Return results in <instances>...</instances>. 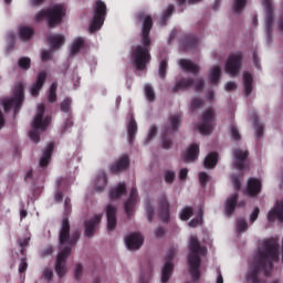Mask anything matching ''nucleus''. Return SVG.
Wrapping results in <instances>:
<instances>
[{
    "label": "nucleus",
    "mask_w": 283,
    "mask_h": 283,
    "mask_svg": "<svg viewBox=\"0 0 283 283\" xmlns=\"http://www.w3.org/2000/svg\"><path fill=\"white\" fill-rule=\"evenodd\" d=\"M274 262H280V244L276 239L271 238L261 243L254 259L248 262V283H262L261 274L270 276Z\"/></svg>",
    "instance_id": "obj_1"
},
{
    "label": "nucleus",
    "mask_w": 283,
    "mask_h": 283,
    "mask_svg": "<svg viewBox=\"0 0 283 283\" xmlns=\"http://www.w3.org/2000/svg\"><path fill=\"white\" fill-rule=\"evenodd\" d=\"M71 227L67 218L63 219L62 227L59 234V242L61 245H66L57 255L55 271L60 277L66 273V259L71 254L72 247L75 245L81 237L80 231L70 234Z\"/></svg>",
    "instance_id": "obj_2"
},
{
    "label": "nucleus",
    "mask_w": 283,
    "mask_h": 283,
    "mask_svg": "<svg viewBox=\"0 0 283 283\" xmlns=\"http://www.w3.org/2000/svg\"><path fill=\"white\" fill-rule=\"evenodd\" d=\"M190 254H188V266L190 268V276L192 281H198L200 279V255L207 254V249L200 245L197 237H190V244L188 247Z\"/></svg>",
    "instance_id": "obj_3"
},
{
    "label": "nucleus",
    "mask_w": 283,
    "mask_h": 283,
    "mask_svg": "<svg viewBox=\"0 0 283 283\" xmlns=\"http://www.w3.org/2000/svg\"><path fill=\"white\" fill-rule=\"evenodd\" d=\"M64 14H65L64 7H62L61 4H55L50 9L39 11L35 15V21L40 22L43 19L48 18L49 27L54 28L55 25L62 22Z\"/></svg>",
    "instance_id": "obj_4"
},
{
    "label": "nucleus",
    "mask_w": 283,
    "mask_h": 283,
    "mask_svg": "<svg viewBox=\"0 0 283 283\" xmlns=\"http://www.w3.org/2000/svg\"><path fill=\"white\" fill-rule=\"evenodd\" d=\"M44 113H45V106L43 104H40L38 106V114L32 123L33 129L29 133L31 140L36 144L40 142L39 129L44 132L51 123V117H45L43 119Z\"/></svg>",
    "instance_id": "obj_5"
},
{
    "label": "nucleus",
    "mask_w": 283,
    "mask_h": 283,
    "mask_svg": "<svg viewBox=\"0 0 283 283\" xmlns=\"http://www.w3.org/2000/svg\"><path fill=\"white\" fill-rule=\"evenodd\" d=\"M132 60L138 71L146 70L147 64L151 61L150 49L142 46V44L133 46Z\"/></svg>",
    "instance_id": "obj_6"
},
{
    "label": "nucleus",
    "mask_w": 283,
    "mask_h": 283,
    "mask_svg": "<svg viewBox=\"0 0 283 283\" xmlns=\"http://www.w3.org/2000/svg\"><path fill=\"white\" fill-rule=\"evenodd\" d=\"M107 15V7L103 0H97L94 4V18L90 24V30L92 33L98 31L105 21Z\"/></svg>",
    "instance_id": "obj_7"
},
{
    "label": "nucleus",
    "mask_w": 283,
    "mask_h": 283,
    "mask_svg": "<svg viewBox=\"0 0 283 283\" xmlns=\"http://www.w3.org/2000/svg\"><path fill=\"white\" fill-rule=\"evenodd\" d=\"M14 98H4L1 101L4 112H9L14 106V113L17 114L24 101V87L22 84L18 85L13 92Z\"/></svg>",
    "instance_id": "obj_8"
},
{
    "label": "nucleus",
    "mask_w": 283,
    "mask_h": 283,
    "mask_svg": "<svg viewBox=\"0 0 283 283\" xmlns=\"http://www.w3.org/2000/svg\"><path fill=\"white\" fill-rule=\"evenodd\" d=\"M181 125V116L172 115L169 117V124L166 125L163 129V148L170 149L172 146L171 139L167 138V135L177 133Z\"/></svg>",
    "instance_id": "obj_9"
},
{
    "label": "nucleus",
    "mask_w": 283,
    "mask_h": 283,
    "mask_svg": "<svg viewBox=\"0 0 283 283\" xmlns=\"http://www.w3.org/2000/svg\"><path fill=\"white\" fill-rule=\"evenodd\" d=\"M189 87H195V91L200 92L205 87V81L202 78H199V80L181 78L171 88V92L174 94H177L179 91L188 90Z\"/></svg>",
    "instance_id": "obj_10"
},
{
    "label": "nucleus",
    "mask_w": 283,
    "mask_h": 283,
    "mask_svg": "<svg viewBox=\"0 0 283 283\" xmlns=\"http://www.w3.org/2000/svg\"><path fill=\"white\" fill-rule=\"evenodd\" d=\"M216 120V112L210 108L203 113V116H201V123L197 128L199 129V133L203 136H208L213 130V123Z\"/></svg>",
    "instance_id": "obj_11"
},
{
    "label": "nucleus",
    "mask_w": 283,
    "mask_h": 283,
    "mask_svg": "<svg viewBox=\"0 0 283 283\" xmlns=\"http://www.w3.org/2000/svg\"><path fill=\"white\" fill-rule=\"evenodd\" d=\"M243 61V53L239 51L238 53H233L228 57V62H226V73L231 76H237L240 73Z\"/></svg>",
    "instance_id": "obj_12"
},
{
    "label": "nucleus",
    "mask_w": 283,
    "mask_h": 283,
    "mask_svg": "<svg viewBox=\"0 0 283 283\" xmlns=\"http://www.w3.org/2000/svg\"><path fill=\"white\" fill-rule=\"evenodd\" d=\"M262 4L265 11V32L268 40L272 39L273 22H274V7L272 0H262Z\"/></svg>",
    "instance_id": "obj_13"
},
{
    "label": "nucleus",
    "mask_w": 283,
    "mask_h": 283,
    "mask_svg": "<svg viewBox=\"0 0 283 283\" xmlns=\"http://www.w3.org/2000/svg\"><path fill=\"white\" fill-rule=\"evenodd\" d=\"M176 253H177V248L176 247L170 248V250L166 256V264L163 269V276H161L163 283H168V281L171 276V273L174 271L172 260H174Z\"/></svg>",
    "instance_id": "obj_14"
},
{
    "label": "nucleus",
    "mask_w": 283,
    "mask_h": 283,
    "mask_svg": "<svg viewBox=\"0 0 283 283\" xmlns=\"http://www.w3.org/2000/svg\"><path fill=\"white\" fill-rule=\"evenodd\" d=\"M158 216L165 223L170 221V205L166 195H161L158 200Z\"/></svg>",
    "instance_id": "obj_15"
},
{
    "label": "nucleus",
    "mask_w": 283,
    "mask_h": 283,
    "mask_svg": "<svg viewBox=\"0 0 283 283\" xmlns=\"http://www.w3.org/2000/svg\"><path fill=\"white\" fill-rule=\"evenodd\" d=\"M154 22H153V18L151 15H146L143 22V33H142V38H143V48H148L151 44V40L149 38L150 35V31L153 29Z\"/></svg>",
    "instance_id": "obj_16"
},
{
    "label": "nucleus",
    "mask_w": 283,
    "mask_h": 283,
    "mask_svg": "<svg viewBox=\"0 0 283 283\" xmlns=\"http://www.w3.org/2000/svg\"><path fill=\"white\" fill-rule=\"evenodd\" d=\"M233 155H234V160L232 161V166L234 167V169L239 171H243L245 169L244 164L249 157V151L234 149Z\"/></svg>",
    "instance_id": "obj_17"
},
{
    "label": "nucleus",
    "mask_w": 283,
    "mask_h": 283,
    "mask_svg": "<svg viewBox=\"0 0 283 283\" xmlns=\"http://www.w3.org/2000/svg\"><path fill=\"white\" fill-rule=\"evenodd\" d=\"M199 40L193 33H186L181 40V48L184 51L197 50Z\"/></svg>",
    "instance_id": "obj_18"
},
{
    "label": "nucleus",
    "mask_w": 283,
    "mask_h": 283,
    "mask_svg": "<svg viewBox=\"0 0 283 283\" xmlns=\"http://www.w3.org/2000/svg\"><path fill=\"white\" fill-rule=\"evenodd\" d=\"M102 214H96L85 222V235L87 238H92L95 234L96 229L102 221Z\"/></svg>",
    "instance_id": "obj_19"
},
{
    "label": "nucleus",
    "mask_w": 283,
    "mask_h": 283,
    "mask_svg": "<svg viewBox=\"0 0 283 283\" xmlns=\"http://www.w3.org/2000/svg\"><path fill=\"white\" fill-rule=\"evenodd\" d=\"M262 191V182L260 179L250 178L248 179V188L245 192H248V197H256Z\"/></svg>",
    "instance_id": "obj_20"
},
{
    "label": "nucleus",
    "mask_w": 283,
    "mask_h": 283,
    "mask_svg": "<svg viewBox=\"0 0 283 283\" xmlns=\"http://www.w3.org/2000/svg\"><path fill=\"white\" fill-rule=\"evenodd\" d=\"M125 241L129 250H138L144 243V238L140 233L135 232L126 237Z\"/></svg>",
    "instance_id": "obj_21"
},
{
    "label": "nucleus",
    "mask_w": 283,
    "mask_h": 283,
    "mask_svg": "<svg viewBox=\"0 0 283 283\" xmlns=\"http://www.w3.org/2000/svg\"><path fill=\"white\" fill-rule=\"evenodd\" d=\"M129 167V158L128 156H123L116 163L109 166V170L112 174H119L125 171Z\"/></svg>",
    "instance_id": "obj_22"
},
{
    "label": "nucleus",
    "mask_w": 283,
    "mask_h": 283,
    "mask_svg": "<svg viewBox=\"0 0 283 283\" xmlns=\"http://www.w3.org/2000/svg\"><path fill=\"white\" fill-rule=\"evenodd\" d=\"M116 214H117V209L112 205H108L106 208V216H107V229L109 231L115 230L117 226Z\"/></svg>",
    "instance_id": "obj_23"
},
{
    "label": "nucleus",
    "mask_w": 283,
    "mask_h": 283,
    "mask_svg": "<svg viewBox=\"0 0 283 283\" xmlns=\"http://www.w3.org/2000/svg\"><path fill=\"white\" fill-rule=\"evenodd\" d=\"M275 219L283 222V201L276 202L274 208L268 212L269 222H273Z\"/></svg>",
    "instance_id": "obj_24"
},
{
    "label": "nucleus",
    "mask_w": 283,
    "mask_h": 283,
    "mask_svg": "<svg viewBox=\"0 0 283 283\" xmlns=\"http://www.w3.org/2000/svg\"><path fill=\"white\" fill-rule=\"evenodd\" d=\"M199 153H200L199 145L192 144L190 145V147H188V150L184 153L182 159L186 163H193L198 159Z\"/></svg>",
    "instance_id": "obj_25"
},
{
    "label": "nucleus",
    "mask_w": 283,
    "mask_h": 283,
    "mask_svg": "<svg viewBox=\"0 0 283 283\" xmlns=\"http://www.w3.org/2000/svg\"><path fill=\"white\" fill-rule=\"evenodd\" d=\"M137 198H138L137 189L133 188L132 192H130V196H129V199L125 203V211H126L128 218H130L133 216L134 208H135L136 202H137Z\"/></svg>",
    "instance_id": "obj_26"
},
{
    "label": "nucleus",
    "mask_w": 283,
    "mask_h": 283,
    "mask_svg": "<svg viewBox=\"0 0 283 283\" xmlns=\"http://www.w3.org/2000/svg\"><path fill=\"white\" fill-rule=\"evenodd\" d=\"M46 73L45 72H41L39 73L38 77H36V82L32 85L31 87V95L33 97H36L39 96L40 94V91L42 90L44 83H45V80H46Z\"/></svg>",
    "instance_id": "obj_27"
},
{
    "label": "nucleus",
    "mask_w": 283,
    "mask_h": 283,
    "mask_svg": "<svg viewBox=\"0 0 283 283\" xmlns=\"http://www.w3.org/2000/svg\"><path fill=\"white\" fill-rule=\"evenodd\" d=\"M179 65L184 71L190 72L192 74H198L200 71V67L198 66V64H195L191 62V60H187L185 57L179 60Z\"/></svg>",
    "instance_id": "obj_28"
},
{
    "label": "nucleus",
    "mask_w": 283,
    "mask_h": 283,
    "mask_svg": "<svg viewBox=\"0 0 283 283\" xmlns=\"http://www.w3.org/2000/svg\"><path fill=\"white\" fill-rule=\"evenodd\" d=\"M239 195L234 193L226 200V216L231 217L238 206Z\"/></svg>",
    "instance_id": "obj_29"
},
{
    "label": "nucleus",
    "mask_w": 283,
    "mask_h": 283,
    "mask_svg": "<svg viewBox=\"0 0 283 283\" xmlns=\"http://www.w3.org/2000/svg\"><path fill=\"white\" fill-rule=\"evenodd\" d=\"M46 40L52 50H59L65 43V38L62 34L49 35Z\"/></svg>",
    "instance_id": "obj_30"
},
{
    "label": "nucleus",
    "mask_w": 283,
    "mask_h": 283,
    "mask_svg": "<svg viewBox=\"0 0 283 283\" xmlns=\"http://www.w3.org/2000/svg\"><path fill=\"white\" fill-rule=\"evenodd\" d=\"M53 150H54V144L50 143L48 145L46 149L44 150L43 156H42V158L40 160V166L42 168L48 167V165L50 164Z\"/></svg>",
    "instance_id": "obj_31"
},
{
    "label": "nucleus",
    "mask_w": 283,
    "mask_h": 283,
    "mask_svg": "<svg viewBox=\"0 0 283 283\" xmlns=\"http://www.w3.org/2000/svg\"><path fill=\"white\" fill-rule=\"evenodd\" d=\"M218 158L219 155L216 151H212L206 156V159L203 160V167L206 169H213L218 165Z\"/></svg>",
    "instance_id": "obj_32"
},
{
    "label": "nucleus",
    "mask_w": 283,
    "mask_h": 283,
    "mask_svg": "<svg viewBox=\"0 0 283 283\" xmlns=\"http://www.w3.org/2000/svg\"><path fill=\"white\" fill-rule=\"evenodd\" d=\"M243 88L245 96H250L253 92V76L250 73H243Z\"/></svg>",
    "instance_id": "obj_33"
},
{
    "label": "nucleus",
    "mask_w": 283,
    "mask_h": 283,
    "mask_svg": "<svg viewBox=\"0 0 283 283\" xmlns=\"http://www.w3.org/2000/svg\"><path fill=\"white\" fill-rule=\"evenodd\" d=\"M127 130L129 144L133 145L138 130V126L134 117L130 118Z\"/></svg>",
    "instance_id": "obj_34"
},
{
    "label": "nucleus",
    "mask_w": 283,
    "mask_h": 283,
    "mask_svg": "<svg viewBox=\"0 0 283 283\" xmlns=\"http://www.w3.org/2000/svg\"><path fill=\"white\" fill-rule=\"evenodd\" d=\"M106 185H107V176L105 171H101L95 181V187L97 191L102 192L105 189Z\"/></svg>",
    "instance_id": "obj_35"
},
{
    "label": "nucleus",
    "mask_w": 283,
    "mask_h": 283,
    "mask_svg": "<svg viewBox=\"0 0 283 283\" xmlns=\"http://www.w3.org/2000/svg\"><path fill=\"white\" fill-rule=\"evenodd\" d=\"M126 193L125 182L119 184L116 188L112 189L109 192L111 199H118Z\"/></svg>",
    "instance_id": "obj_36"
},
{
    "label": "nucleus",
    "mask_w": 283,
    "mask_h": 283,
    "mask_svg": "<svg viewBox=\"0 0 283 283\" xmlns=\"http://www.w3.org/2000/svg\"><path fill=\"white\" fill-rule=\"evenodd\" d=\"M84 44H85V42H84L83 38H75L74 42L71 46V55L72 56L76 55L81 51V49L84 48Z\"/></svg>",
    "instance_id": "obj_37"
},
{
    "label": "nucleus",
    "mask_w": 283,
    "mask_h": 283,
    "mask_svg": "<svg viewBox=\"0 0 283 283\" xmlns=\"http://www.w3.org/2000/svg\"><path fill=\"white\" fill-rule=\"evenodd\" d=\"M221 77L220 66H212V72H210V84L218 85Z\"/></svg>",
    "instance_id": "obj_38"
},
{
    "label": "nucleus",
    "mask_w": 283,
    "mask_h": 283,
    "mask_svg": "<svg viewBox=\"0 0 283 283\" xmlns=\"http://www.w3.org/2000/svg\"><path fill=\"white\" fill-rule=\"evenodd\" d=\"M252 120L254 122V129H256V138L261 139L263 137L264 127L259 122V118H258L256 114L252 115Z\"/></svg>",
    "instance_id": "obj_39"
},
{
    "label": "nucleus",
    "mask_w": 283,
    "mask_h": 283,
    "mask_svg": "<svg viewBox=\"0 0 283 283\" xmlns=\"http://www.w3.org/2000/svg\"><path fill=\"white\" fill-rule=\"evenodd\" d=\"M34 34L33 29H30V27H22L20 29V38L23 41H29Z\"/></svg>",
    "instance_id": "obj_40"
},
{
    "label": "nucleus",
    "mask_w": 283,
    "mask_h": 283,
    "mask_svg": "<svg viewBox=\"0 0 283 283\" xmlns=\"http://www.w3.org/2000/svg\"><path fill=\"white\" fill-rule=\"evenodd\" d=\"M56 90H57V83L54 82V83H52L50 91H49V95H48V101L51 104H53L57 101Z\"/></svg>",
    "instance_id": "obj_41"
},
{
    "label": "nucleus",
    "mask_w": 283,
    "mask_h": 283,
    "mask_svg": "<svg viewBox=\"0 0 283 283\" xmlns=\"http://www.w3.org/2000/svg\"><path fill=\"white\" fill-rule=\"evenodd\" d=\"M247 1L248 0H234V4H232V11H234L237 14H241L247 6Z\"/></svg>",
    "instance_id": "obj_42"
},
{
    "label": "nucleus",
    "mask_w": 283,
    "mask_h": 283,
    "mask_svg": "<svg viewBox=\"0 0 283 283\" xmlns=\"http://www.w3.org/2000/svg\"><path fill=\"white\" fill-rule=\"evenodd\" d=\"M61 111L65 114L71 115L72 114V98L66 97L62 103H61Z\"/></svg>",
    "instance_id": "obj_43"
},
{
    "label": "nucleus",
    "mask_w": 283,
    "mask_h": 283,
    "mask_svg": "<svg viewBox=\"0 0 283 283\" xmlns=\"http://www.w3.org/2000/svg\"><path fill=\"white\" fill-rule=\"evenodd\" d=\"M174 11H175L174 4H169L168 9L166 11H164V15L160 21L161 25H164V27L167 25V21L171 17Z\"/></svg>",
    "instance_id": "obj_44"
},
{
    "label": "nucleus",
    "mask_w": 283,
    "mask_h": 283,
    "mask_svg": "<svg viewBox=\"0 0 283 283\" xmlns=\"http://www.w3.org/2000/svg\"><path fill=\"white\" fill-rule=\"evenodd\" d=\"M193 216V209L191 207H186L180 213V219L182 221H188Z\"/></svg>",
    "instance_id": "obj_45"
},
{
    "label": "nucleus",
    "mask_w": 283,
    "mask_h": 283,
    "mask_svg": "<svg viewBox=\"0 0 283 283\" xmlns=\"http://www.w3.org/2000/svg\"><path fill=\"white\" fill-rule=\"evenodd\" d=\"M167 69H168V62L167 60H161L159 64V76L161 80L166 78L167 75Z\"/></svg>",
    "instance_id": "obj_46"
},
{
    "label": "nucleus",
    "mask_w": 283,
    "mask_h": 283,
    "mask_svg": "<svg viewBox=\"0 0 283 283\" xmlns=\"http://www.w3.org/2000/svg\"><path fill=\"white\" fill-rule=\"evenodd\" d=\"M145 94H146V97L149 102L155 101L156 95H155L154 88L150 85L145 86Z\"/></svg>",
    "instance_id": "obj_47"
},
{
    "label": "nucleus",
    "mask_w": 283,
    "mask_h": 283,
    "mask_svg": "<svg viewBox=\"0 0 283 283\" xmlns=\"http://www.w3.org/2000/svg\"><path fill=\"white\" fill-rule=\"evenodd\" d=\"M18 64L22 70H29L31 66V60L30 57H20Z\"/></svg>",
    "instance_id": "obj_48"
},
{
    "label": "nucleus",
    "mask_w": 283,
    "mask_h": 283,
    "mask_svg": "<svg viewBox=\"0 0 283 283\" xmlns=\"http://www.w3.org/2000/svg\"><path fill=\"white\" fill-rule=\"evenodd\" d=\"M146 211H147L148 221L151 223L155 216V208L151 206L149 201L146 203Z\"/></svg>",
    "instance_id": "obj_49"
},
{
    "label": "nucleus",
    "mask_w": 283,
    "mask_h": 283,
    "mask_svg": "<svg viewBox=\"0 0 283 283\" xmlns=\"http://www.w3.org/2000/svg\"><path fill=\"white\" fill-rule=\"evenodd\" d=\"M205 102L200 98H195L192 102H190V109L196 111L200 107H202Z\"/></svg>",
    "instance_id": "obj_50"
},
{
    "label": "nucleus",
    "mask_w": 283,
    "mask_h": 283,
    "mask_svg": "<svg viewBox=\"0 0 283 283\" xmlns=\"http://www.w3.org/2000/svg\"><path fill=\"white\" fill-rule=\"evenodd\" d=\"M209 175L207 172H200L199 174V184H201V187H206L207 184L209 182Z\"/></svg>",
    "instance_id": "obj_51"
},
{
    "label": "nucleus",
    "mask_w": 283,
    "mask_h": 283,
    "mask_svg": "<svg viewBox=\"0 0 283 283\" xmlns=\"http://www.w3.org/2000/svg\"><path fill=\"white\" fill-rule=\"evenodd\" d=\"M249 228V224L247 221L244 220H239V222H237V230L239 232H245Z\"/></svg>",
    "instance_id": "obj_52"
},
{
    "label": "nucleus",
    "mask_w": 283,
    "mask_h": 283,
    "mask_svg": "<svg viewBox=\"0 0 283 283\" xmlns=\"http://www.w3.org/2000/svg\"><path fill=\"white\" fill-rule=\"evenodd\" d=\"M230 179H232V185L234 186V189L240 190L242 184H241L239 176L232 175V176H230Z\"/></svg>",
    "instance_id": "obj_53"
},
{
    "label": "nucleus",
    "mask_w": 283,
    "mask_h": 283,
    "mask_svg": "<svg viewBox=\"0 0 283 283\" xmlns=\"http://www.w3.org/2000/svg\"><path fill=\"white\" fill-rule=\"evenodd\" d=\"M42 276H43L44 280H46L49 282L52 281V279H53V271H52V269H49V268L44 269Z\"/></svg>",
    "instance_id": "obj_54"
},
{
    "label": "nucleus",
    "mask_w": 283,
    "mask_h": 283,
    "mask_svg": "<svg viewBox=\"0 0 283 283\" xmlns=\"http://www.w3.org/2000/svg\"><path fill=\"white\" fill-rule=\"evenodd\" d=\"M175 177H176V174L172 172V171H167L165 174V180H166L167 184H172L174 180H175Z\"/></svg>",
    "instance_id": "obj_55"
},
{
    "label": "nucleus",
    "mask_w": 283,
    "mask_h": 283,
    "mask_svg": "<svg viewBox=\"0 0 283 283\" xmlns=\"http://www.w3.org/2000/svg\"><path fill=\"white\" fill-rule=\"evenodd\" d=\"M157 133L158 128L156 126H151L148 134L147 144H149V142L157 135Z\"/></svg>",
    "instance_id": "obj_56"
},
{
    "label": "nucleus",
    "mask_w": 283,
    "mask_h": 283,
    "mask_svg": "<svg viewBox=\"0 0 283 283\" xmlns=\"http://www.w3.org/2000/svg\"><path fill=\"white\" fill-rule=\"evenodd\" d=\"M259 214H260V208L256 207L254 208V211L252 212V214H250V222H255L259 218Z\"/></svg>",
    "instance_id": "obj_57"
},
{
    "label": "nucleus",
    "mask_w": 283,
    "mask_h": 283,
    "mask_svg": "<svg viewBox=\"0 0 283 283\" xmlns=\"http://www.w3.org/2000/svg\"><path fill=\"white\" fill-rule=\"evenodd\" d=\"M72 127H73V120H72V118H67L64 124V127L62 129V135H64L67 132V129L72 128Z\"/></svg>",
    "instance_id": "obj_58"
},
{
    "label": "nucleus",
    "mask_w": 283,
    "mask_h": 283,
    "mask_svg": "<svg viewBox=\"0 0 283 283\" xmlns=\"http://www.w3.org/2000/svg\"><path fill=\"white\" fill-rule=\"evenodd\" d=\"M230 132H231L232 138H233L234 140H240V139H241V135H240V133H239V130H238L237 127L232 126V128L230 129Z\"/></svg>",
    "instance_id": "obj_59"
},
{
    "label": "nucleus",
    "mask_w": 283,
    "mask_h": 283,
    "mask_svg": "<svg viewBox=\"0 0 283 283\" xmlns=\"http://www.w3.org/2000/svg\"><path fill=\"white\" fill-rule=\"evenodd\" d=\"M27 269H28V262H27V259L23 258L21 260V263H20V266H19V272L24 273L27 271Z\"/></svg>",
    "instance_id": "obj_60"
},
{
    "label": "nucleus",
    "mask_w": 283,
    "mask_h": 283,
    "mask_svg": "<svg viewBox=\"0 0 283 283\" xmlns=\"http://www.w3.org/2000/svg\"><path fill=\"white\" fill-rule=\"evenodd\" d=\"M237 88L238 86L234 82H228V84H226L227 92H232V91H235Z\"/></svg>",
    "instance_id": "obj_61"
},
{
    "label": "nucleus",
    "mask_w": 283,
    "mask_h": 283,
    "mask_svg": "<svg viewBox=\"0 0 283 283\" xmlns=\"http://www.w3.org/2000/svg\"><path fill=\"white\" fill-rule=\"evenodd\" d=\"M52 253H53V248L50 245V247H48L46 249H44V250L41 252V255H42L43 258H45V256L52 255Z\"/></svg>",
    "instance_id": "obj_62"
},
{
    "label": "nucleus",
    "mask_w": 283,
    "mask_h": 283,
    "mask_svg": "<svg viewBox=\"0 0 283 283\" xmlns=\"http://www.w3.org/2000/svg\"><path fill=\"white\" fill-rule=\"evenodd\" d=\"M82 273H83V266L82 264H77L75 269V277L80 280V277L82 276Z\"/></svg>",
    "instance_id": "obj_63"
},
{
    "label": "nucleus",
    "mask_w": 283,
    "mask_h": 283,
    "mask_svg": "<svg viewBox=\"0 0 283 283\" xmlns=\"http://www.w3.org/2000/svg\"><path fill=\"white\" fill-rule=\"evenodd\" d=\"M52 53L51 51H42V61L48 62L51 60Z\"/></svg>",
    "instance_id": "obj_64"
}]
</instances>
